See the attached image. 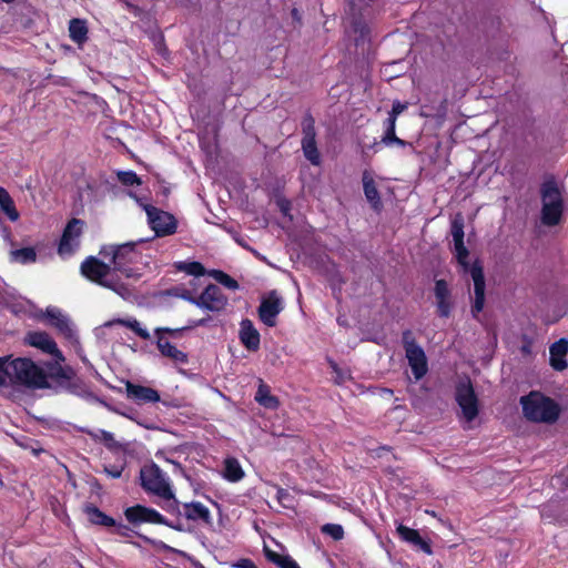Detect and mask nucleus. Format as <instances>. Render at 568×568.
<instances>
[{
    "mask_svg": "<svg viewBox=\"0 0 568 568\" xmlns=\"http://www.w3.org/2000/svg\"><path fill=\"white\" fill-rule=\"evenodd\" d=\"M283 310V300L278 293L273 290L262 298L257 308L258 318L266 326L274 327L277 323V316Z\"/></svg>",
    "mask_w": 568,
    "mask_h": 568,
    "instance_id": "nucleus-14",
    "label": "nucleus"
},
{
    "mask_svg": "<svg viewBox=\"0 0 568 568\" xmlns=\"http://www.w3.org/2000/svg\"><path fill=\"white\" fill-rule=\"evenodd\" d=\"M200 568H205L203 565H200Z\"/></svg>",
    "mask_w": 568,
    "mask_h": 568,
    "instance_id": "nucleus-59",
    "label": "nucleus"
},
{
    "mask_svg": "<svg viewBox=\"0 0 568 568\" xmlns=\"http://www.w3.org/2000/svg\"><path fill=\"white\" fill-rule=\"evenodd\" d=\"M161 295L165 296V297H179V298H182L184 301H187L191 304H195V296L183 284L169 287V288L164 290L161 293Z\"/></svg>",
    "mask_w": 568,
    "mask_h": 568,
    "instance_id": "nucleus-34",
    "label": "nucleus"
},
{
    "mask_svg": "<svg viewBox=\"0 0 568 568\" xmlns=\"http://www.w3.org/2000/svg\"><path fill=\"white\" fill-rule=\"evenodd\" d=\"M141 486L148 493L159 496L163 499L173 498V490L163 470L156 465L151 464L141 469Z\"/></svg>",
    "mask_w": 568,
    "mask_h": 568,
    "instance_id": "nucleus-9",
    "label": "nucleus"
},
{
    "mask_svg": "<svg viewBox=\"0 0 568 568\" xmlns=\"http://www.w3.org/2000/svg\"><path fill=\"white\" fill-rule=\"evenodd\" d=\"M156 337V347L160 354L164 357L172 359L174 363L186 364L189 362L187 354L180 351L176 346L172 345L168 337L165 336H155Z\"/></svg>",
    "mask_w": 568,
    "mask_h": 568,
    "instance_id": "nucleus-25",
    "label": "nucleus"
},
{
    "mask_svg": "<svg viewBox=\"0 0 568 568\" xmlns=\"http://www.w3.org/2000/svg\"><path fill=\"white\" fill-rule=\"evenodd\" d=\"M321 530L324 535L332 537L336 541L344 538V529L338 524H325Z\"/></svg>",
    "mask_w": 568,
    "mask_h": 568,
    "instance_id": "nucleus-43",
    "label": "nucleus"
},
{
    "mask_svg": "<svg viewBox=\"0 0 568 568\" xmlns=\"http://www.w3.org/2000/svg\"><path fill=\"white\" fill-rule=\"evenodd\" d=\"M11 385H20L31 389H45L47 377L42 366L37 365L31 358L10 356Z\"/></svg>",
    "mask_w": 568,
    "mask_h": 568,
    "instance_id": "nucleus-4",
    "label": "nucleus"
},
{
    "mask_svg": "<svg viewBox=\"0 0 568 568\" xmlns=\"http://www.w3.org/2000/svg\"><path fill=\"white\" fill-rule=\"evenodd\" d=\"M255 400L266 409H277L280 400L276 396L271 394V388L267 384L260 379L257 390L255 393Z\"/></svg>",
    "mask_w": 568,
    "mask_h": 568,
    "instance_id": "nucleus-29",
    "label": "nucleus"
},
{
    "mask_svg": "<svg viewBox=\"0 0 568 568\" xmlns=\"http://www.w3.org/2000/svg\"><path fill=\"white\" fill-rule=\"evenodd\" d=\"M92 440L103 444L109 450H118L121 445L115 440L112 433L104 429H83Z\"/></svg>",
    "mask_w": 568,
    "mask_h": 568,
    "instance_id": "nucleus-31",
    "label": "nucleus"
},
{
    "mask_svg": "<svg viewBox=\"0 0 568 568\" xmlns=\"http://www.w3.org/2000/svg\"><path fill=\"white\" fill-rule=\"evenodd\" d=\"M239 338L247 351L256 352L260 349L261 335L250 318L241 321Z\"/></svg>",
    "mask_w": 568,
    "mask_h": 568,
    "instance_id": "nucleus-19",
    "label": "nucleus"
},
{
    "mask_svg": "<svg viewBox=\"0 0 568 568\" xmlns=\"http://www.w3.org/2000/svg\"><path fill=\"white\" fill-rule=\"evenodd\" d=\"M0 210L11 222H17L20 217L19 211L17 210L14 201L9 192L0 197Z\"/></svg>",
    "mask_w": 568,
    "mask_h": 568,
    "instance_id": "nucleus-35",
    "label": "nucleus"
},
{
    "mask_svg": "<svg viewBox=\"0 0 568 568\" xmlns=\"http://www.w3.org/2000/svg\"><path fill=\"white\" fill-rule=\"evenodd\" d=\"M124 516L126 520L133 526H139L142 524H153V525H164L171 528H175L162 514H160L156 509L146 507L143 505H134L128 507L124 510Z\"/></svg>",
    "mask_w": 568,
    "mask_h": 568,
    "instance_id": "nucleus-11",
    "label": "nucleus"
},
{
    "mask_svg": "<svg viewBox=\"0 0 568 568\" xmlns=\"http://www.w3.org/2000/svg\"><path fill=\"white\" fill-rule=\"evenodd\" d=\"M399 538L408 544H412L423 550L425 554H432V547L419 534L418 530L409 528L399 524L396 528Z\"/></svg>",
    "mask_w": 568,
    "mask_h": 568,
    "instance_id": "nucleus-22",
    "label": "nucleus"
},
{
    "mask_svg": "<svg viewBox=\"0 0 568 568\" xmlns=\"http://www.w3.org/2000/svg\"><path fill=\"white\" fill-rule=\"evenodd\" d=\"M178 271L185 272L189 275L195 277L203 276L206 273L204 265L197 261L192 262H179L175 264Z\"/></svg>",
    "mask_w": 568,
    "mask_h": 568,
    "instance_id": "nucleus-36",
    "label": "nucleus"
},
{
    "mask_svg": "<svg viewBox=\"0 0 568 568\" xmlns=\"http://www.w3.org/2000/svg\"><path fill=\"white\" fill-rule=\"evenodd\" d=\"M89 29L87 21L79 18H73L69 22V37L79 47L88 41Z\"/></svg>",
    "mask_w": 568,
    "mask_h": 568,
    "instance_id": "nucleus-30",
    "label": "nucleus"
},
{
    "mask_svg": "<svg viewBox=\"0 0 568 568\" xmlns=\"http://www.w3.org/2000/svg\"><path fill=\"white\" fill-rule=\"evenodd\" d=\"M6 193H8V191L4 187L0 186V197L6 195Z\"/></svg>",
    "mask_w": 568,
    "mask_h": 568,
    "instance_id": "nucleus-57",
    "label": "nucleus"
},
{
    "mask_svg": "<svg viewBox=\"0 0 568 568\" xmlns=\"http://www.w3.org/2000/svg\"><path fill=\"white\" fill-rule=\"evenodd\" d=\"M209 318H200L196 321H192L189 324V328L199 327V326H205L207 324Z\"/></svg>",
    "mask_w": 568,
    "mask_h": 568,
    "instance_id": "nucleus-54",
    "label": "nucleus"
},
{
    "mask_svg": "<svg viewBox=\"0 0 568 568\" xmlns=\"http://www.w3.org/2000/svg\"><path fill=\"white\" fill-rule=\"evenodd\" d=\"M233 568H257L255 562L250 558H241L232 564Z\"/></svg>",
    "mask_w": 568,
    "mask_h": 568,
    "instance_id": "nucleus-47",
    "label": "nucleus"
},
{
    "mask_svg": "<svg viewBox=\"0 0 568 568\" xmlns=\"http://www.w3.org/2000/svg\"><path fill=\"white\" fill-rule=\"evenodd\" d=\"M210 275L217 281L221 285L225 286L229 290H236L239 288V283L236 280H234L232 276L226 274L225 272L221 270H212L210 272Z\"/></svg>",
    "mask_w": 568,
    "mask_h": 568,
    "instance_id": "nucleus-40",
    "label": "nucleus"
},
{
    "mask_svg": "<svg viewBox=\"0 0 568 568\" xmlns=\"http://www.w3.org/2000/svg\"><path fill=\"white\" fill-rule=\"evenodd\" d=\"M64 362L53 357L51 361L43 363L42 368L47 377V388H53L55 392L78 394L81 389L82 381L72 366L63 365Z\"/></svg>",
    "mask_w": 568,
    "mask_h": 568,
    "instance_id": "nucleus-3",
    "label": "nucleus"
},
{
    "mask_svg": "<svg viewBox=\"0 0 568 568\" xmlns=\"http://www.w3.org/2000/svg\"><path fill=\"white\" fill-rule=\"evenodd\" d=\"M24 341L28 345L40 349L41 352L49 354L60 361H65V356L59 349L55 341L43 331H32L27 333Z\"/></svg>",
    "mask_w": 568,
    "mask_h": 568,
    "instance_id": "nucleus-16",
    "label": "nucleus"
},
{
    "mask_svg": "<svg viewBox=\"0 0 568 568\" xmlns=\"http://www.w3.org/2000/svg\"><path fill=\"white\" fill-rule=\"evenodd\" d=\"M539 192L542 204L549 202L565 203L561 190L552 175L541 183Z\"/></svg>",
    "mask_w": 568,
    "mask_h": 568,
    "instance_id": "nucleus-26",
    "label": "nucleus"
},
{
    "mask_svg": "<svg viewBox=\"0 0 568 568\" xmlns=\"http://www.w3.org/2000/svg\"><path fill=\"white\" fill-rule=\"evenodd\" d=\"M396 120H397V118L388 114V118L385 120V123H384L385 130H390V129L395 130V128H396Z\"/></svg>",
    "mask_w": 568,
    "mask_h": 568,
    "instance_id": "nucleus-53",
    "label": "nucleus"
},
{
    "mask_svg": "<svg viewBox=\"0 0 568 568\" xmlns=\"http://www.w3.org/2000/svg\"><path fill=\"white\" fill-rule=\"evenodd\" d=\"M169 193H170V189L169 187H164L163 189V194L166 196V195H169Z\"/></svg>",
    "mask_w": 568,
    "mask_h": 568,
    "instance_id": "nucleus-58",
    "label": "nucleus"
},
{
    "mask_svg": "<svg viewBox=\"0 0 568 568\" xmlns=\"http://www.w3.org/2000/svg\"><path fill=\"white\" fill-rule=\"evenodd\" d=\"M190 329L189 325L185 327H179V328H171V327H156L154 329L155 336H165V337H172V338H179L182 336L183 332Z\"/></svg>",
    "mask_w": 568,
    "mask_h": 568,
    "instance_id": "nucleus-44",
    "label": "nucleus"
},
{
    "mask_svg": "<svg viewBox=\"0 0 568 568\" xmlns=\"http://www.w3.org/2000/svg\"><path fill=\"white\" fill-rule=\"evenodd\" d=\"M395 143L399 146H405L406 145V142L402 139H399L398 136H396L394 140H392V144Z\"/></svg>",
    "mask_w": 568,
    "mask_h": 568,
    "instance_id": "nucleus-56",
    "label": "nucleus"
},
{
    "mask_svg": "<svg viewBox=\"0 0 568 568\" xmlns=\"http://www.w3.org/2000/svg\"><path fill=\"white\" fill-rule=\"evenodd\" d=\"M264 555L270 562L278 568H301L290 555L278 554L267 547L264 548Z\"/></svg>",
    "mask_w": 568,
    "mask_h": 568,
    "instance_id": "nucleus-32",
    "label": "nucleus"
},
{
    "mask_svg": "<svg viewBox=\"0 0 568 568\" xmlns=\"http://www.w3.org/2000/svg\"><path fill=\"white\" fill-rule=\"evenodd\" d=\"M194 305L206 311L221 312L227 305V297L220 286L209 284L199 296H195Z\"/></svg>",
    "mask_w": 568,
    "mask_h": 568,
    "instance_id": "nucleus-15",
    "label": "nucleus"
},
{
    "mask_svg": "<svg viewBox=\"0 0 568 568\" xmlns=\"http://www.w3.org/2000/svg\"><path fill=\"white\" fill-rule=\"evenodd\" d=\"M434 293L438 316L444 318L449 317L453 308V302L447 282L445 280H436Z\"/></svg>",
    "mask_w": 568,
    "mask_h": 568,
    "instance_id": "nucleus-18",
    "label": "nucleus"
},
{
    "mask_svg": "<svg viewBox=\"0 0 568 568\" xmlns=\"http://www.w3.org/2000/svg\"><path fill=\"white\" fill-rule=\"evenodd\" d=\"M568 354V339L562 337L549 347V364L557 371L562 372L568 367L566 356Z\"/></svg>",
    "mask_w": 568,
    "mask_h": 568,
    "instance_id": "nucleus-20",
    "label": "nucleus"
},
{
    "mask_svg": "<svg viewBox=\"0 0 568 568\" xmlns=\"http://www.w3.org/2000/svg\"><path fill=\"white\" fill-rule=\"evenodd\" d=\"M523 412L528 420L537 423H555L560 414L559 405L539 392H530L520 398Z\"/></svg>",
    "mask_w": 568,
    "mask_h": 568,
    "instance_id": "nucleus-5",
    "label": "nucleus"
},
{
    "mask_svg": "<svg viewBox=\"0 0 568 568\" xmlns=\"http://www.w3.org/2000/svg\"><path fill=\"white\" fill-rule=\"evenodd\" d=\"M125 388L128 397L136 404L156 403L160 400V394L151 387L126 382Z\"/></svg>",
    "mask_w": 568,
    "mask_h": 568,
    "instance_id": "nucleus-21",
    "label": "nucleus"
},
{
    "mask_svg": "<svg viewBox=\"0 0 568 568\" xmlns=\"http://www.w3.org/2000/svg\"><path fill=\"white\" fill-rule=\"evenodd\" d=\"M352 30L356 34L355 43L358 45L361 42H364L366 38L369 36V27L368 24L361 18H354L352 20Z\"/></svg>",
    "mask_w": 568,
    "mask_h": 568,
    "instance_id": "nucleus-37",
    "label": "nucleus"
},
{
    "mask_svg": "<svg viewBox=\"0 0 568 568\" xmlns=\"http://www.w3.org/2000/svg\"><path fill=\"white\" fill-rule=\"evenodd\" d=\"M291 14H292V18L297 21L298 23H301V16H300V12L296 8H294L292 11H291Z\"/></svg>",
    "mask_w": 568,
    "mask_h": 568,
    "instance_id": "nucleus-55",
    "label": "nucleus"
},
{
    "mask_svg": "<svg viewBox=\"0 0 568 568\" xmlns=\"http://www.w3.org/2000/svg\"><path fill=\"white\" fill-rule=\"evenodd\" d=\"M130 195L134 197L145 211L148 223L158 237L173 235L176 232L178 221L173 214L151 204H143L133 193H130Z\"/></svg>",
    "mask_w": 568,
    "mask_h": 568,
    "instance_id": "nucleus-8",
    "label": "nucleus"
},
{
    "mask_svg": "<svg viewBox=\"0 0 568 568\" xmlns=\"http://www.w3.org/2000/svg\"><path fill=\"white\" fill-rule=\"evenodd\" d=\"M184 516L189 520H201L206 525L212 524L210 509L200 501L186 503L183 505Z\"/></svg>",
    "mask_w": 568,
    "mask_h": 568,
    "instance_id": "nucleus-27",
    "label": "nucleus"
},
{
    "mask_svg": "<svg viewBox=\"0 0 568 568\" xmlns=\"http://www.w3.org/2000/svg\"><path fill=\"white\" fill-rule=\"evenodd\" d=\"M44 316L49 320V324L53 326L69 343L72 345L79 344L78 335L70 320L59 310L47 308Z\"/></svg>",
    "mask_w": 568,
    "mask_h": 568,
    "instance_id": "nucleus-17",
    "label": "nucleus"
},
{
    "mask_svg": "<svg viewBox=\"0 0 568 568\" xmlns=\"http://www.w3.org/2000/svg\"><path fill=\"white\" fill-rule=\"evenodd\" d=\"M80 272L90 282L104 288L111 290L123 296L128 293V287L114 277H110L112 267L110 263H104L95 256H88L80 265Z\"/></svg>",
    "mask_w": 568,
    "mask_h": 568,
    "instance_id": "nucleus-6",
    "label": "nucleus"
},
{
    "mask_svg": "<svg viewBox=\"0 0 568 568\" xmlns=\"http://www.w3.org/2000/svg\"><path fill=\"white\" fill-rule=\"evenodd\" d=\"M10 356L0 357V387L11 385Z\"/></svg>",
    "mask_w": 568,
    "mask_h": 568,
    "instance_id": "nucleus-42",
    "label": "nucleus"
},
{
    "mask_svg": "<svg viewBox=\"0 0 568 568\" xmlns=\"http://www.w3.org/2000/svg\"><path fill=\"white\" fill-rule=\"evenodd\" d=\"M118 181L124 186H133L141 185L142 180L138 176L134 171H118L116 172Z\"/></svg>",
    "mask_w": 568,
    "mask_h": 568,
    "instance_id": "nucleus-41",
    "label": "nucleus"
},
{
    "mask_svg": "<svg viewBox=\"0 0 568 568\" xmlns=\"http://www.w3.org/2000/svg\"><path fill=\"white\" fill-rule=\"evenodd\" d=\"M565 203L549 202L541 206L540 220L546 226H556L561 222Z\"/></svg>",
    "mask_w": 568,
    "mask_h": 568,
    "instance_id": "nucleus-24",
    "label": "nucleus"
},
{
    "mask_svg": "<svg viewBox=\"0 0 568 568\" xmlns=\"http://www.w3.org/2000/svg\"><path fill=\"white\" fill-rule=\"evenodd\" d=\"M168 501V505L164 507V509L171 514L180 513L179 509V500L175 498V495L173 494V498L165 499Z\"/></svg>",
    "mask_w": 568,
    "mask_h": 568,
    "instance_id": "nucleus-48",
    "label": "nucleus"
},
{
    "mask_svg": "<svg viewBox=\"0 0 568 568\" xmlns=\"http://www.w3.org/2000/svg\"><path fill=\"white\" fill-rule=\"evenodd\" d=\"M83 513L85 514L90 524L95 526L112 527L115 526V519L103 513L94 504H85L83 506Z\"/></svg>",
    "mask_w": 568,
    "mask_h": 568,
    "instance_id": "nucleus-28",
    "label": "nucleus"
},
{
    "mask_svg": "<svg viewBox=\"0 0 568 568\" xmlns=\"http://www.w3.org/2000/svg\"><path fill=\"white\" fill-rule=\"evenodd\" d=\"M118 323L130 328L134 334H136L142 339H150L151 335L146 328H143L140 322L135 318L132 320H118Z\"/></svg>",
    "mask_w": 568,
    "mask_h": 568,
    "instance_id": "nucleus-39",
    "label": "nucleus"
},
{
    "mask_svg": "<svg viewBox=\"0 0 568 568\" xmlns=\"http://www.w3.org/2000/svg\"><path fill=\"white\" fill-rule=\"evenodd\" d=\"M302 151L304 156L313 164H321V153L316 143L315 120L311 113H307L302 121Z\"/></svg>",
    "mask_w": 568,
    "mask_h": 568,
    "instance_id": "nucleus-10",
    "label": "nucleus"
},
{
    "mask_svg": "<svg viewBox=\"0 0 568 568\" xmlns=\"http://www.w3.org/2000/svg\"><path fill=\"white\" fill-rule=\"evenodd\" d=\"M288 498H291L288 490L282 487H277L276 499L278 500V503L286 506L285 500H287Z\"/></svg>",
    "mask_w": 568,
    "mask_h": 568,
    "instance_id": "nucleus-50",
    "label": "nucleus"
},
{
    "mask_svg": "<svg viewBox=\"0 0 568 568\" xmlns=\"http://www.w3.org/2000/svg\"><path fill=\"white\" fill-rule=\"evenodd\" d=\"M115 532L121 537H129L130 528L126 525L123 524H116L115 523Z\"/></svg>",
    "mask_w": 568,
    "mask_h": 568,
    "instance_id": "nucleus-52",
    "label": "nucleus"
},
{
    "mask_svg": "<svg viewBox=\"0 0 568 568\" xmlns=\"http://www.w3.org/2000/svg\"><path fill=\"white\" fill-rule=\"evenodd\" d=\"M454 254L457 263L462 266L464 273H469L474 282L475 300L471 305V314L475 318L484 310L485 305V275L481 263L476 260L474 263L468 262L469 251L463 241L454 242Z\"/></svg>",
    "mask_w": 568,
    "mask_h": 568,
    "instance_id": "nucleus-2",
    "label": "nucleus"
},
{
    "mask_svg": "<svg viewBox=\"0 0 568 568\" xmlns=\"http://www.w3.org/2000/svg\"><path fill=\"white\" fill-rule=\"evenodd\" d=\"M362 181L364 194L366 200L369 202L371 207L376 212H381L383 209V202L377 190L376 183L368 171L365 170L363 172Z\"/></svg>",
    "mask_w": 568,
    "mask_h": 568,
    "instance_id": "nucleus-23",
    "label": "nucleus"
},
{
    "mask_svg": "<svg viewBox=\"0 0 568 568\" xmlns=\"http://www.w3.org/2000/svg\"><path fill=\"white\" fill-rule=\"evenodd\" d=\"M124 470V465H105L103 471L111 478H120Z\"/></svg>",
    "mask_w": 568,
    "mask_h": 568,
    "instance_id": "nucleus-46",
    "label": "nucleus"
},
{
    "mask_svg": "<svg viewBox=\"0 0 568 568\" xmlns=\"http://www.w3.org/2000/svg\"><path fill=\"white\" fill-rule=\"evenodd\" d=\"M402 344L415 381L422 379L428 372V362L423 347L410 329L403 331Z\"/></svg>",
    "mask_w": 568,
    "mask_h": 568,
    "instance_id": "nucleus-7",
    "label": "nucleus"
},
{
    "mask_svg": "<svg viewBox=\"0 0 568 568\" xmlns=\"http://www.w3.org/2000/svg\"><path fill=\"white\" fill-rule=\"evenodd\" d=\"M85 222L80 219L72 217L65 225L59 242L58 253L60 255L73 254L80 245V237L83 233Z\"/></svg>",
    "mask_w": 568,
    "mask_h": 568,
    "instance_id": "nucleus-13",
    "label": "nucleus"
},
{
    "mask_svg": "<svg viewBox=\"0 0 568 568\" xmlns=\"http://www.w3.org/2000/svg\"><path fill=\"white\" fill-rule=\"evenodd\" d=\"M455 398L462 408L464 418L467 422H473L478 416L479 406L478 398L475 394L470 379H467V382L464 383H459L456 386Z\"/></svg>",
    "mask_w": 568,
    "mask_h": 568,
    "instance_id": "nucleus-12",
    "label": "nucleus"
},
{
    "mask_svg": "<svg viewBox=\"0 0 568 568\" xmlns=\"http://www.w3.org/2000/svg\"><path fill=\"white\" fill-rule=\"evenodd\" d=\"M99 254L103 258L110 260L112 271L121 273L126 278L139 280L141 277V273L133 267L141 260V253L138 251L135 242L103 245Z\"/></svg>",
    "mask_w": 568,
    "mask_h": 568,
    "instance_id": "nucleus-1",
    "label": "nucleus"
},
{
    "mask_svg": "<svg viewBox=\"0 0 568 568\" xmlns=\"http://www.w3.org/2000/svg\"><path fill=\"white\" fill-rule=\"evenodd\" d=\"M13 258L21 264H30L37 261V252L33 247H22L11 252Z\"/></svg>",
    "mask_w": 568,
    "mask_h": 568,
    "instance_id": "nucleus-38",
    "label": "nucleus"
},
{
    "mask_svg": "<svg viewBox=\"0 0 568 568\" xmlns=\"http://www.w3.org/2000/svg\"><path fill=\"white\" fill-rule=\"evenodd\" d=\"M396 136L397 135L395 130H385L384 135L382 138V142L386 145H389L392 144V140H394Z\"/></svg>",
    "mask_w": 568,
    "mask_h": 568,
    "instance_id": "nucleus-51",
    "label": "nucleus"
},
{
    "mask_svg": "<svg viewBox=\"0 0 568 568\" xmlns=\"http://www.w3.org/2000/svg\"><path fill=\"white\" fill-rule=\"evenodd\" d=\"M406 108H407L406 103H402L400 101H395L393 103L392 110L388 114L397 118Z\"/></svg>",
    "mask_w": 568,
    "mask_h": 568,
    "instance_id": "nucleus-49",
    "label": "nucleus"
},
{
    "mask_svg": "<svg viewBox=\"0 0 568 568\" xmlns=\"http://www.w3.org/2000/svg\"><path fill=\"white\" fill-rule=\"evenodd\" d=\"M223 476L231 483L240 481L244 477V471L236 458L230 457L225 459Z\"/></svg>",
    "mask_w": 568,
    "mask_h": 568,
    "instance_id": "nucleus-33",
    "label": "nucleus"
},
{
    "mask_svg": "<svg viewBox=\"0 0 568 568\" xmlns=\"http://www.w3.org/2000/svg\"><path fill=\"white\" fill-rule=\"evenodd\" d=\"M450 233L454 242L464 240V220L460 216L452 221Z\"/></svg>",
    "mask_w": 568,
    "mask_h": 568,
    "instance_id": "nucleus-45",
    "label": "nucleus"
}]
</instances>
